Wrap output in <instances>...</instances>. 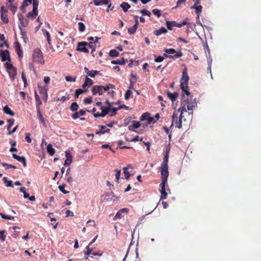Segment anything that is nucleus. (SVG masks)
Returning <instances> with one entry per match:
<instances>
[{
    "mask_svg": "<svg viewBox=\"0 0 261 261\" xmlns=\"http://www.w3.org/2000/svg\"><path fill=\"white\" fill-rule=\"evenodd\" d=\"M197 106V103L195 99H192V98L189 99L186 97V96L182 94L181 95L180 107L177 110L178 112H180V115L178 120L177 116L175 112H174L172 117V123L170 126V128L173 126V122L175 121V125L176 127L181 128L182 127V119L183 117L182 114L184 112H187V110L189 115H191V117L193 116V110L194 108Z\"/></svg>",
    "mask_w": 261,
    "mask_h": 261,
    "instance_id": "1",
    "label": "nucleus"
},
{
    "mask_svg": "<svg viewBox=\"0 0 261 261\" xmlns=\"http://www.w3.org/2000/svg\"><path fill=\"white\" fill-rule=\"evenodd\" d=\"M189 77L187 73V69L185 68L182 73V77L180 80V87L182 91L185 93L187 98L190 99L188 96L190 95V93L189 91L188 81Z\"/></svg>",
    "mask_w": 261,
    "mask_h": 261,
    "instance_id": "2",
    "label": "nucleus"
},
{
    "mask_svg": "<svg viewBox=\"0 0 261 261\" xmlns=\"http://www.w3.org/2000/svg\"><path fill=\"white\" fill-rule=\"evenodd\" d=\"M114 88L115 86L111 84L106 85L105 86L95 85L92 87L91 92L93 95H96L97 94L101 95L104 92L108 91L110 89Z\"/></svg>",
    "mask_w": 261,
    "mask_h": 261,
    "instance_id": "3",
    "label": "nucleus"
},
{
    "mask_svg": "<svg viewBox=\"0 0 261 261\" xmlns=\"http://www.w3.org/2000/svg\"><path fill=\"white\" fill-rule=\"evenodd\" d=\"M32 59L33 61L37 64H43L44 63L42 52L39 48H35L33 50Z\"/></svg>",
    "mask_w": 261,
    "mask_h": 261,
    "instance_id": "4",
    "label": "nucleus"
},
{
    "mask_svg": "<svg viewBox=\"0 0 261 261\" xmlns=\"http://www.w3.org/2000/svg\"><path fill=\"white\" fill-rule=\"evenodd\" d=\"M167 175H161L162 182L160 184V192L161 193L160 199H166L167 197V193L166 191L165 187L167 184L168 177Z\"/></svg>",
    "mask_w": 261,
    "mask_h": 261,
    "instance_id": "5",
    "label": "nucleus"
},
{
    "mask_svg": "<svg viewBox=\"0 0 261 261\" xmlns=\"http://www.w3.org/2000/svg\"><path fill=\"white\" fill-rule=\"evenodd\" d=\"M169 155L167 153H164V158L161 166V174L169 175L168 171V162Z\"/></svg>",
    "mask_w": 261,
    "mask_h": 261,
    "instance_id": "6",
    "label": "nucleus"
},
{
    "mask_svg": "<svg viewBox=\"0 0 261 261\" xmlns=\"http://www.w3.org/2000/svg\"><path fill=\"white\" fill-rule=\"evenodd\" d=\"M165 54L164 56L167 58H179L182 56L181 51L176 52L174 48L165 49L164 50Z\"/></svg>",
    "mask_w": 261,
    "mask_h": 261,
    "instance_id": "7",
    "label": "nucleus"
},
{
    "mask_svg": "<svg viewBox=\"0 0 261 261\" xmlns=\"http://www.w3.org/2000/svg\"><path fill=\"white\" fill-rule=\"evenodd\" d=\"M8 10L5 9L3 6L1 7V18L2 21L4 23H7L9 22V19L8 17Z\"/></svg>",
    "mask_w": 261,
    "mask_h": 261,
    "instance_id": "8",
    "label": "nucleus"
},
{
    "mask_svg": "<svg viewBox=\"0 0 261 261\" xmlns=\"http://www.w3.org/2000/svg\"><path fill=\"white\" fill-rule=\"evenodd\" d=\"M100 109L101 110V112L100 113L98 112H96V113H94V116L95 118H98L99 117H103L105 116H106L110 111V108L109 107H104L103 106H101L100 107Z\"/></svg>",
    "mask_w": 261,
    "mask_h": 261,
    "instance_id": "9",
    "label": "nucleus"
},
{
    "mask_svg": "<svg viewBox=\"0 0 261 261\" xmlns=\"http://www.w3.org/2000/svg\"><path fill=\"white\" fill-rule=\"evenodd\" d=\"M88 43L86 42H79L77 46L76 50L77 51H82L85 53H88L89 50L87 48Z\"/></svg>",
    "mask_w": 261,
    "mask_h": 261,
    "instance_id": "10",
    "label": "nucleus"
},
{
    "mask_svg": "<svg viewBox=\"0 0 261 261\" xmlns=\"http://www.w3.org/2000/svg\"><path fill=\"white\" fill-rule=\"evenodd\" d=\"M0 57L2 62H5L6 60H8L9 62L11 61L9 52L8 50H1Z\"/></svg>",
    "mask_w": 261,
    "mask_h": 261,
    "instance_id": "11",
    "label": "nucleus"
},
{
    "mask_svg": "<svg viewBox=\"0 0 261 261\" xmlns=\"http://www.w3.org/2000/svg\"><path fill=\"white\" fill-rule=\"evenodd\" d=\"M14 46L15 51L19 58H22L23 56V51L21 47V45L18 42L14 43Z\"/></svg>",
    "mask_w": 261,
    "mask_h": 261,
    "instance_id": "12",
    "label": "nucleus"
},
{
    "mask_svg": "<svg viewBox=\"0 0 261 261\" xmlns=\"http://www.w3.org/2000/svg\"><path fill=\"white\" fill-rule=\"evenodd\" d=\"M12 156L14 159L21 162L22 164L23 167H25L27 166L26 160L24 157L17 155L15 153H13Z\"/></svg>",
    "mask_w": 261,
    "mask_h": 261,
    "instance_id": "13",
    "label": "nucleus"
},
{
    "mask_svg": "<svg viewBox=\"0 0 261 261\" xmlns=\"http://www.w3.org/2000/svg\"><path fill=\"white\" fill-rule=\"evenodd\" d=\"M93 84V81L90 78L86 76L84 82L82 85V87L84 89H86L87 87H89Z\"/></svg>",
    "mask_w": 261,
    "mask_h": 261,
    "instance_id": "14",
    "label": "nucleus"
},
{
    "mask_svg": "<svg viewBox=\"0 0 261 261\" xmlns=\"http://www.w3.org/2000/svg\"><path fill=\"white\" fill-rule=\"evenodd\" d=\"M84 70L85 72L88 74V75L90 76L91 77H94L95 76L98 74V73L99 72V71L97 70H90L86 67H84Z\"/></svg>",
    "mask_w": 261,
    "mask_h": 261,
    "instance_id": "15",
    "label": "nucleus"
},
{
    "mask_svg": "<svg viewBox=\"0 0 261 261\" xmlns=\"http://www.w3.org/2000/svg\"><path fill=\"white\" fill-rule=\"evenodd\" d=\"M128 212V209L127 208H123L120 210L116 214L114 219H120L122 217V213H127Z\"/></svg>",
    "mask_w": 261,
    "mask_h": 261,
    "instance_id": "16",
    "label": "nucleus"
},
{
    "mask_svg": "<svg viewBox=\"0 0 261 261\" xmlns=\"http://www.w3.org/2000/svg\"><path fill=\"white\" fill-rule=\"evenodd\" d=\"M18 19L21 24V27H26L28 25L29 21L22 15H18Z\"/></svg>",
    "mask_w": 261,
    "mask_h": 261,
    "instance_id": "17",
    "label": "nucleus"
},
{
    "mask_svg": "<svg viewBox=\"0 0 261 261\" xmlns=\"http://www.w3.org/2000/svg\"><path fill=\"white\" fill-rule=\"evenodd\" d=\"M7 71L9 73L10 79L13 80L17 75L16 69L15 67H13Z\"/></svg>",
    "mask_w": 261,
    "mask_h": 261,
    "instance_id": "18",
    "label": "nucleus"
},
{
    "mask_svg": "<svg viewBox=\"0 0 261 261\" xmlns=\"http://www.w3.org/2000/svg\"><path fill=\"white\" fill-rule=\"evenodd\" d=\"M39 93L41 95L42 99L46 100L47 98V88L46 87L44 88H40L39 87Z\"/></svg>",
    "mask_w": 261,
    "mask_h": 261,
    "instance_id": "19",
    "label": "nucleus"
},
{
    "mask_svg": "<svg viewBox=\"0 0 261 261\" xmlns=\"http://www.w3.org/2000/svg\"><path fill=\"white\" fill-rule=\"evenodd\" d=\"M127 62V59L123 58L118 59L116 60H112L111 63L113 64L124 65Z\"/></svg>",
    "mask_w": 261,
    "mask_h": 261,
    "instance_id": "20",
    "label": "nucleus"
},
{
    "mask_svg": "<svg viewBox=\"0 0 261 261\" xmlns=\"http://www.w3.org/2000/svg\"><path fill=\"white\" fill-rule=\"evenodd\" d=\"M202 7L200 5H193L191 9H195V12L197 14V19H199V15L201 12Z\"/></svg>",
    "mask_w": 261,
    "mask_h": 261,
    "instance_id": "21",
    "label": "nucleus"
},
{
    "mask_svg": "<svg viewBox=\"0 0 261 261\" xmlns=\"http://www.w3.org/2000/svg\"><path fill=\"white\" fill-rule=\"evenodd\" d=\"M32 2V0H24L21 6L20 7V9L21 11L23 12H25V8L31 4Z\"/></svg>",
    "mask_w": 261,
    "mask_h": 261,
    "instance_id": "22",
    "label": "nucleus"
},
{
    "mask_svg": "<svg viewBox=\"0 0 261 261\" xmlns=\"http://www.w3.org/2000/svg\"><path fill=\"white\" fill-rule=\"evenodd\" d=\"M133 124L128 126V129L131 131H134L140 126V123L138 121H133Z\"/></svg>",
    "mask_w": 261,
    "mask_h": 261,
    "instance_id": "23",
    "label": "nucleus"
},
{
    "mask_svg": "<svg viewBox=\"0 0 261 261\" xmlns=\"http://www.w3.org/2000/svg\"><path fill=\"white\" fill-rule=\"evenodd\" d=\"M167 32V29L164 27H162L161 28H160L159 30L154 31L153 34L155 36H158L161 35L162 34H165Z\"/></svg>",
    "mask_w": 261,
    "mask_h": 261,
    "instance_id": "24",
    "label": "nucleus"
},
{
    "mask_svg": "<svg viewBox=\"0 0 261 261\" xmlns=\"http://www.w3.org/2000/svg\"><path fill=\"white\" fill-rule=\"evenodd\" d=\"M167 95L172 102L175 101L178 97V94L176 92L171 93L170 92H167Z\"/></svg>",
    "mask_w": 261,
    "mask_h": 261,
    "instance_id": "25",
    "label": "nucleus"
},
{
    "mask_svg": "<svg viewBox=\"0 0 261 261\" xmlns=\"http://www.w3.org/2000/svg\"><path fill=\"white\" fill-rule=\"evenodd\" d=\"M93 3L95 6L108 5L109 4V0H94Z\"/></svg>",
    "mask_w": 261,
    "mask_h": 261,
    "instance_id": "26",
    "label": "nucleus"
},
{
    "mask_svg": "<svg viewBox=\"0 0 261 261\" xmlns=\"http://www.w3.org/2000/svg\"><path fill=\"white\" fill-rule=\"evenodd\" d=\"M99 127H100L101 129L99 131H97L96 132V134L97 135H101V134H104L106 133H109L110 132V129H106V126L104 125H100Z\"/></svg>",
    "mask_w": 261,
    "mask_h": 261,
    "instance_id": "27",
    "label": "nucleus"
},
{
    "mask_svg": "<svg viewBox=\"0 0 261 261\" xmlns=\"http://www.w3.org/2000/svg\"><path fill=\"white\" fill-rule=\"evenodd\" d=\"M66 159L65 160L64 165V166H68L72 162V156L70 154L66 152Z\"/></svg>",
    "mask_w": 261,
    "mask_h": 261,
    "instance_id": "28",
    "label": "nucleus"
},
{
    "mask_svg": "<svg viewBox=\"0 0 261 261\" xmlns=\"http://www.w3.org/2000/svg\"><path fill=\"white\" fill-rule=\"evenodd\" d=\"M3 111L5 113L10 115L11 116L14 115V113L12 111H11L10 108L7 105H6L3 108Z\"/></svg>",
    "mask_w": 261,
    "mask_h": 261,
    "instance_id": "29",
    "label": "nucleus"
},
{
    "mask_svg": "<svg viewBox=\"0 0 261 261\" xmlns=\"http://www.w3.org/2000/svg\"><path fill=\"white\" fill-rule=\"evenodd\" d=\"M20 31V34L22 36V38L23 39V41L25 43H27L28 40V38L27 36V33L24 30H23L21 26H19Z\"/></svg>",
    "mask_w": 261,
    "mask_h": 261,
    "instance_id": "30",
    "label": "nucleus"
},
{
    "mask_svg": "<svg viewBox=\"0 0 261 261\" xmlns=\"http://www.w3.org/2000/svg\"><path fill=\"white\" fill-rule=\"evenodd\" d=\"M46 149L50 155L53 156L55 154V149L53 147V146L51 144H49L47 146Z\"/></svg>",
    "mask_w": 261,
    "mask_h": 261,
    "instance_id": "31",
    "label": "nucleus"
},
{
    "mask_svg": "<svg viewBox=\"0 0 261 261\" xmlns=\"http://www.w3.org/2000/svg\"><path fill=\"white\" fill-rule=\"evenodd\" d=\"M42 32L44 35L46 37L48 43L50 45L51 44V39L49 33L45 29H42Z\"/></svg>",
    "mask_w": 261,
    "mask_h": 261,
    "instance_id": "32",
    "label": "nucleus"
},
{
    "mask_svg": "<svg viewBox=\"0 0 261 261\" xmlns=\"http://www.w3.org/2000/svg\"><path fill=\"white\" fill-rule=\"evenodd\" d=\"M138 28L137 24H134L132 27L128 29V33L129 35H133L136 32Z\"/></svg>",
    "mask_w": 261,
    "mask_h": 261,
    "instance_id": "33",
    "label": "nucleus"
},
{
    "mask_svg": "<svg viewBox=\"0 0 261 261\" xmlns=\"http://www.w3.org/2000/svg\"><path fill=\"white\" fill-rule=\"evenodd\" d=\"M3 180L5 184H6V186L7 187H13V185H12V181L9 180L7 177H3Z\"/></svg>",
    "mask_w": 261,
    "mask_h": 261,
    "instance_id": "34",
    "label": "nucleus"
},
{
    "mask_svg": "<svg viewBox=\"0 0 261 261\" xmlns=\"http://www.w3.org/2000/svg\"><path fill=\"white\" fill-rule=\"evenodd\" d=\"M88 89H77L75 90V93L74 94V97L75 98H78L79 95L84 93V92H87Z\"/></svg>",
    "mask_w": 261,
    "mask_h": 261,
    "instance_id": "35",
    "label": "nucleus"
},
{
    "mask_svg": "<svg viewBox=\"0 0 261 261\" xmlns=\"http://www.w3.org/2000/svg\"><path fill=\"white\" fill-rule=\"evenodd\" d=\"M120 7L122 8L124 12H126L130 7V6L126 2H123L120 5Z\"/></svg>",
    "mask_w": 261,
    "mask_h": 261,
    "instance_id": "36",
    "label": "nucleus"
},
{
    "mask_svg": "<svg viewBox=\"0 0 261 261\" xmlns=\"http://www.w3.org/2000/svg\"><path fill=\"white\" fill-rule=\"evenodd\" d=\"M79 109V105L76 102H73L71 103L70 109L72 112L76 111Z\"/></svg>",
    "mask_w": 261,
    "mask_h": 261,
    "instance_id": "37",
    "label": "nucleus"
},
{
    "mask_svg": "<svg viewBox=\"0 0 261 261\" xmlns=\"http://www.w3.org/2000/svg\"><path fill=\"white\" fill-rule=\"evenodd\" d=\"M150 117V113H145L142 115V116L140 117V120L141 121H144V120H148L149 118Z\"/></svg>",
    "mask_w": 261,
    "mask_h": 261,
    "instance_id": "38",
    "label": "nucleus"
},
{
    "mask_svg": "<svg viewBox=\"0 0 261 261\" xmlns=\"http://www.w3.org/2000/svg\"><path fill=\"white\" fill-rule=\"evenodd\" d=\"M37 14H38V11L35 10L34 12V9H33L32 11L28 13V14L27 15V17L29 18L32 17V18H34L37 15Z\"/></svg>",
    "mask_w": 261,
    "mask_h": 261,
    "instance_id": "39",
    "label": "nucleus"
},
{
    "mask_svg": "<svg viewBox=\"0 0 261 261\" xmlns=\"http://www.w3.org/2000/svg\"><path fill=\"white\" fill-rule=\"evenodd\" d=\"M35 99H36V102L37 104V106H38L37 109H38V108H39V106L42 104V102L40 100L39 96L38 95V94L36 92H35Z\"/></svg>",
    "mask_w": 261,
    "mask_h": 261,
    "instance_id": "40",
    "label": "nucleus"
},
{
    "mask_svg": "<svg viewBox=\"0 0 261 261\" xmlns=\"http://www.w3.org/2000/svg\"><path fill=\"white\" fill-rule=\"evenodd\" d=\"M119 53L115 49H112L110 51L109 55L111 57H116L118 56Z\"/></svg>",
    "mask_w": 261,
    "mask_h": 261,
    "instance_id": "41",
    "label": "nucleus"
},
{
    "mask_svg": "<svg viewBox=\"0 0 261 261\" xmlns=\"http://www.w3.org/2000/svg\"><path fill=\"white\" fill-rule=\"evenodd\" d=\"M32 3H33V9H34V12L35 10L38 11L39 1L38 0H32Z\"/></svg>",
    "mask_w": 261,
    "mask_h": 261,
    "instance_id": "42",
    "label": "nucleus"
},
{
    "mask_svg": "<svg viewBox=\"0 0 261 261\" xmlns=\"http://www.w3.org/2000/svg\"><path fill=\"white\" fill-rule=\"evenodd\" d=\"M7 5L8 6V7L9 9V10L12 12H13V13H14L15 12V11L17 10V7L16 6H14L12 4H8V5Z\"/></svg>",
    "mask_w": 261,
    "mask_h": 261,
    "instance_id": "43",
    "label": "nucleus"
},
{
    "mask_svg": "<svg viewBox=\"0 0 261 261\" xmlns=\"http://www.w3.org/2000/svg\"><path fill=\"white\" fill-rule=\"evenodd\" d=\"M127 170H128V167H124L123 168V172H124V174L125 175V178L128 180L129 178L130 174L127 171Z\"/></svg>",
    "mask_w": 261,
    "mask_h": 261,
    "instance_id": "44",
    "label": "nucleus"
},
{
    "mask_svg": "<svg viewBox=\"0 0 261 261\" xmlns=\"http://www.w3.org/2000/svg\"><path fill=\"white\" fill-rule=\"evenodd\" d=\"M132 96V92L130 90H127L125 93V99L128 100L130 97Z\"/></svg>",
    "mask_w": 261,
    "mask_h": 261,
    "instance_id": "45",
    "label": "nucleus"
},
{
    "mask_svg": "<svg viewBox=\"0 0 261 261\" xmlns=\"http://www.w3.org/2000/svg\"><path fill=\"white\" fill-rule=\"evenodd\" d=\"M0 216L2 217V218L5 219L12 220L14 219V217L10 215H5L2 213H0Z\"/></svg>",
    "mask_w": 261,
    "mask_h": 261,
    "instance_id": "46",
    "label": "nucleus"
},
{
    "mask_svg": "<svg viewBox=\"0 0 261 261\" xmlns=\"http://www.w3.org/2000/svg\"><path fill=\"white\" fill-rule=\"evenodd\" d=\"M78 26H79V30L80 32H82L85 31L86 28H85V24L83 22H79Z\"/></svg>",
    "mask_w": 261,
    "mask_h": 261,
    "instance_id": "47",
    "label": "nucleus"
},
{
    "mask_svg": "<svg viewBox=\"0 0 261 261\" xmlns=\"http://www.w3.org/2000/svg\"><path fill=\"white\" fill-rule=\"evenodd\" d=\"M153 14L156 15L158 18L161 16V10L158 9H154L152 10Z\"/></svg>",
    "mask_w": 261,
    "mask_h": 261,
    "instance_id": "48",
    "label": "nucleus"
},
{
    "mask_svg": "<svg viewBox=\"0 0 261 261\" xmlns=\"http://www.w3.org/2000/svg\"><path fill=\"white\" fill-rule=\"evenodd\" d=\"M65 187V185L64 184H63V185L59 186V189L60 191H61L63 193L68 194L69 193V192L64 189Z\"/></svg>",
    "mask_w": 261,
    "mask_h": 261,
    "instance_id": "49",
    "label": "nucleus"
},
{
    "mask_svg": "<svg viewBox=\"0 0 261 261\" xmlns=\"http://www.w3.org/2000/svg\"><path fill=\"white\" fill-rule=\"evenodd\" d=\"M39 109H40V108H38V116H39V119L40 120V121L43 123V124H44L45 123V120H44V119L43 118L42 115H41V112L40 111H39Z\"/></svg>",
    "mask_w": 261,
    "mask_h": 261,
    "instance_id": "50",
    "label": "nucleus"
},
{
    "mask_svg": "<svg viewBox=\"0 0 261 261\" xmlns=\"http://www.w3.org/2000/svg\"><path fill=\"white\" fill-rule=\"evenodd\" d=\"M7 122L9 123L8 127H7V129L10 130V128L14 124V120L13 119H10L8 120Z\"/></svg>",
    "mask_w": 261,
    "mask_h": 261,
    "instance_id": "51",
    "label": "nucleus"
},
{
    "mask_svg": "<svg viewBox=\"0 0 261 261\" xmlns=\"http://www.w3.org/2000/svg\"><path fill=\"white\" fill-rule=\"evenodd\" d=\"M115 171L116 172V182L117 183H119V179L120 178V175H121V170L116 169L115 170Z\"/></svg>",
    "mask_w": 261,
    "mask_h": 261,
    "instance_id": "52",
    "label": "nucleus"
},
{
    "mask_svg": "<svg viewBox=\"0 0 261 261\" xmlns=\"http://www.w3.org/2000/svg\"><path fill=\"white\" fill-rule=\"evenodd\" d=\"M70 98V97L69 95H67V96H62L61 98H59L58 99V100H60L62 102H64L66 100L69 99Z\"/></svg>",
    "mask_w": 261,
    "mask_h": 261,
    "instance_id": "53",
    "label": "nucleus"
},
{
    "mask_svg": "<svg viewBox=\"0 0 261 261\" xmlns=\"http://www.w3.org/2000/svg\"><path fill=\"white\" fill-rule=\"evenodd\" d=\"M140 13L143 15H147L148 16H150V15H151V13L149 11H148V10H147L146 9H143V10H141L140 11Z\"/></svg>",
    "mask_w": 261,
    "mask_h": 261,
    "instance_id": "54",
    "label": "nucleus"
},
{
    "mask_svg": "<svg viewBox=\"0 0 261 261\" xmlns=\"http://www.w3.org/2000/svg\"><path fill=\"white\" fill-rule=\"evenodd\" d=\"M92 102V98L91 97H88L84 99V103L86 104H90Z\"/></svg>",
    "mask_w": 261,
    "mask_h": 261,
    "instance_id": "55",
    "label": "nucleus"
},
{
    "mask_svg": "<svg viewBox=\"0 0 261 261\" xmlns=\"http://www.w3.org/2000/svg\"><path fill=\"white\" fill-rule=\"evenodd\" d=\"M118 144V146H119V148L121 149H124V148L129 149V148H132L130 147H127L126 146H122V144H123V141H119Z\"/></svg>",
    "mask_w": 261,
    "mask_h": 261,
    "instance_id": "56",
    "label": "nucleus"
},
{
    "mask_svg": "<svg viewBox=\"0 0 261 261\" xmlns=\"http://www.w3.org/2000/svg\"><path fill=\"white\" fill-rule=\"evenodd\" d=\"M5 232V230L0 231V239L2 242L5 241L6 239V236L4 234Z\"/></svg>",
    "mask_w": 261,
    "mask_h": 261,
    "instance_id": "57",
    "label": "nucleus"
},
{
    "mask_svg": "<svg viewBox=\"0 0 261 261\" xmlns=\"http://www.w3.org/2000/svg\"><path fill=\"white\" fill-rule=\"evenodd\" d=\"M65 80L67 82H75L76 80V77H72L70 76H65Z\"/></svg>",
    "mask_w": 261,
    "mask_h": 261,
    "instance_id": "58",
    "label": "nucleus"
},
{
    "mask_svg": "<svg viewBox=\"0 0 261 261\" xmlns=\"http://www.w3.org/2000/svg\"><path fill=\"white\" fill-rule=\"evenodd\" d=\"M25 141L29 143H31L32 142V139L30 138V134L29 133H26L25 134Z\"/></svg>",
    "mask_w": 261,
    "mask_h": 261,
    "instance_id": "59",
    "label": "nucleus"
},
{
    "mask_svg": "<svg viewBox=\"0 0 261 261\" xmlns=\"http://www.w3.org/2000/svg\"><path fill=\"white\" fill-rule=\"evenodd\" d=\"M5 67L6 68L7 70L14 67L13 65L11 63H10V62H6L5 64Z\"/></svg>",
    "mask_w": 261,
    "mask_h": 261,
    "instance_id": "60",
    "label": "nucleus"
},
{
    "mask_svg": "<svg viewBox=\"0 0 261 261\" xmlns=\"http://www.w3.org/2000/svg\"><path fill=\"white\" fill-rule=\"evenodd\" d=\"M166 25H167L168 29H169L170 30H172L173 29L172 27H174L172 25V21H166Z\"/></svg>",
    "mask_w": 261,
    "mask_h": 261,
    "instance_id": "61",
    "label": "nucleus"
},
{
    "mask_svg": "<svg viewBox=\"0 0 261 261\" xmlns=\"http://www.w3.org/2000/svg\"><path fill=\"white\" fill-rule=\"evenodd\" d=\"M71 117L73 119L75 120L80 117L78 112L75 111L74 113L71 115Z\"/></svg>",
    "mask_w": 261,
    "mask_h": 261,
    "instance_id": "62",
    "label": "nucleus"
},
{
    "mask_svg": "<svg viewBox=\"0 0 261 261\" xmlns=\"http://www.w3.org/2000/svg\"><path fill=\"white\" fill-rule=\"evenodd\" d=\"M2 165L4 167L7 166L8 168H13V169L16 168V167L13 165L8 164L5 163H2Z\"/></svg>",
    "mask_w": 261,
    "mask_h": 261,
    "instance_id": "63",
    "label": "nucleus"
},
{
    "mask_svg": "<svg viewBox=\"0 0 261 261\" xmlns=\"http://www.w3.org/2000/svg\"><path fill=\"white\" fill-rule=\"evenodd\" d=\"M142 140H143L142 137L140 138L139 136H136L135 137H134L133 139H132V141H133V142H136V141H142Z\"/></svg>",
    "mask_w": 261,
    "mask_h": 261,
    "instance_id": "64",
    "label": "nucleus"
}]
</instances>
